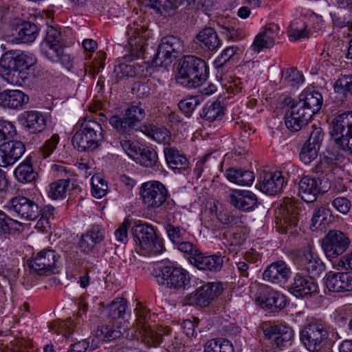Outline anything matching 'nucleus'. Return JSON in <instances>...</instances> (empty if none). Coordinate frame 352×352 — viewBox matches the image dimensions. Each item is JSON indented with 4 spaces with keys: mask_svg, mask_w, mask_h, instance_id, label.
I'll list each match as a JSON object with an SVG mask.
<instances>
[{
    "mask_svg": "<svg viewBox=\"0 0 352 352\" xmlns=\"http://www.w3.org/2000/svg\"><path fill=\"white\" fill-rule=\"evenodd\" d=\"M8 211L13 216L27 221H34L41 216L36 228L45 230L50 227L49 219L54 208L46 206L43 209L33 200L21 195L12 197L6 206Z\"/></svg>",
    "mask_w": 352,
    "mask_h": 352,
    "instance_id": "obj_1",
    "label": "nucleus"
},
{
    "mask_svg": "<svg viewBox=\"0 0 352 352\" xmlns=\"http://www.w3.org/2000/svg\"><path fill=\"white\" fill-rule=\"evenodd\" d=\"M208 69L204 60L195 56H185L179 63L177 83L188 88H197L207 79Z\"/></svg>",
    "mask_w": 352,
    "mask_h": 352,
    "instance_id": "obj_2",
    "label": "nucleus"
},
{
    "mask_svg": "<svg viewBox=\"0 0 352 352\" xmlns=\"http://www.w3.org/2000/svg\"><path fill=\"white\" fill-rule=\"evenodd\" d=\"M132 234L140 254L150 256L161 254L166 250L163 239L158 237L154 228L147 223L134 226Z\"/></svg>",
    "mask_w": 352,
    "mask_h": 352,
    "instance_id": "obj_3",
    "label": "nucleus"
},
{
    "mask_svg": "<svg viewBox=\"0 0 352 352\" xmlns=\"http://www.w3.org/2000/svg\"><path fill=\"white\" fill-rule=\"evenodd\" d=\"M103 140L102 129L96 120L84 118L72 138V144L79 151H93Z\"/></svg>",
    "mask_w": 352,
    "mask_h": 352,
    "instance_id": "obj_4",
    "label": "nucleus"
},
{
    "mask_svg": "<svg viewBox=\"0 0 352 352\" xmlns=\"http://www.w3.org/2000/svg\"><path fill=\"white\" fill-rule=\"evenodd\" d=\"M136 313L137 331L135 335L138 340H141L148 346H157L160 345L164 339V335H168L170 329L168 327L161 328L157 331L151 329L146 323L148 321V310L142 305L138 304L135 309Z\"/></svg>",
    "mask_w": 352,
    "mask_h": 352,
    "instance_id": "obj_5",
    "label": "nucleus"
},
{
    "mask_svg": "<svg viewBox=\"0 0 352 352\" xmlns=\"http://www.w3.org/2000/svg\"><path fill=\"white\" fill-rule=\"evenodd\" d=\"M146 117L145 109L140 104H132L121 116H112L109 124L119 134L133 135Z\"/></svg>",
    "mask_w": 352,
    "mask_h": 352,
    "instance_id": "obj_6",
    "label": "nucleus"
},
{
    "mask_svg": "<svg viewBox=\"0 0 352 352\" xmlns=\"http://www.w3.org/2000/svg\"><path fill=\"white\" fill-rule=\"evenodd\" d=\"M59 32L55 30L48 32L40 45L42 54L52 63H60L65 67H72L73 58L65 54L59 39Z\"/></svg>",
    "mask_w": 352,
    "mask_h": 352,
    "instance_id": "obj_7",
    "label": "nucleus"
},
{
    "mask_svg": "<svg viewBox=\"0 0 352 352\" xmlns=\"http://www.w3.org/2000/svg\"><path fill=\"white\" fill-rule=\"evenodd\" d=\"M331 136L344 151L352 153V111L337 116L332 121Z\"/></svg>",
    "mask_w": 352,
    "mask_h": 352,
    "instance_id": "obj_8",
    "label": "nucleus"
},
{
    "mask_svg": "<svg viewBox=\"0 0 352 352\" xmlns=\"http://www.w3.org/2000/svg\"><path fill=\"white\" fill-rule=\"evenodd\" d=\"M294 261L299 268L313 276H318L325 270L324 263L309 242H307L294 252Z\"/></svg>",
    "mask_w": 352,
    "mask_h": 352,
    "instance_id": "obj_9",
    "label": "nucleus"
},
{
    "mask_svg": "<svg viewBox=\"0 0 352 352\" xmlns=\"http://www.w3.org/2000/svg\"><path fill=\"white\" fill-rule=\"evenodd\" d=\"M183 50V41L179 38L173 35L164 36L161 40L153 63L156 66L167 67Z\"/></svg>",
    "mask_w": 352,
    "mask_h": 352,
    "instance_id": "obj_10",
    "label": "nucleus"
},
{
    "mask_svg": "<svg viewBox=\"0 0 352 352\" xmlns=\"http://www.w3.org/2000/svg\"><path fill=\"white\" fill-rule=\"evenodd\" d=\"M140 196L142 203L148 210H155L166 202L168 191L162 183L150 181L142 184Z\"/></svg>",
    "mask_w": 352,
    "mask_h": 352,
    "instance_id": "obj_11",
    "label": "nucleus"
},
{
    "mask_svg": "<svg viewBox=\"0 0 352 352\" xmlns=\"http://www.w3.org/2000/svg\"><path fill=\"white\" fill-rule=\"evenodd\" d=\"M159 285H164L170 289H185L190 283L188 272L179 267L164 266L155 276Z\"/></svg>",
    "mask_w": 352,
    "mask_h": 352,
    "instance_id": "obj_12",
    "label": "nucleus"
},
{
    "mask_svg": "<svg viewBox=\"0 0 352 352\" xmlns=\"http://www.w3.org/2000/svg\"><path fill=\"white\" fill-rule=\"evenodd\" d=\"M328 336L326 325L321 320L309 324L300 333V340L311 351H319Z\"/></svg>",
    "mask_w": 352,
    "mask_h": 352,
    "instance_id": "obj_13",
    "label": "nucleus"
},
{
    "mask_svg": "<svg viewBox=\"0 0 352 352\" xmlns=\"http://www.w3.org/2000/svg\"><path fill=\"white\" fill-rule=\"evenodd\" d=\"M128 49L131 60L143 56L150 31L144 25L133 23L127 27Z\"/></svg>",
    "mask_w": 352,
    "mask_h": 352,
    "instance_id": "obj_14",
    "label": "nucleus"
},
{
    "mask_svg": "<svg viewBox=\"0 0 352 352\" xmlns=\"http://www.w3.org/2000/svg\"><path fill=\"white\" fill-rule=\"evenodd\" d=\"M349 236L340 230H330L322 240V249L325 256L331 259L342 254L349 247Z\"/></svg>",
    "mask_w": 352,
    "mask_h": 352,
    "instance_id": "obj_15",
    "label": "nucleus"
},
{
    "mask_svg": "<svg viewBox=\"0 0 352 352\" xmlns=\"http://www.w3.org/2000/svg\"><path fill=\"white\" fill-rule=\"evenodd\" d=\"M223 290V285L221 283H208L186 296L184 304L200 307H208Z\"/></svg>",
    "mask_w": 352,
    "mask_h": 352,
    "instance_id": "obj_16",
    "label": "nucleus"
},
{
    "mask_svg": "<svg viewBox=\"0 0 352 352\" xmlns=\"http://www.w3.org/2000/svg\"><path fill=\"white\" fill-rule=\"evenodd\" d=\"M58 258L54 250L43 249L31 257L28 266L32 273L48 276L54 273Z\"/></svg>",
    "mask_w": 352,
    "mask_h": 352,
    "instance_id": "obj_17",
    "label": "nucleus"
},
{
    "mask_svg": "<svg viewBox=\"0 0 352 352\" xmlns=\"http://www.w3.org/2000/svg\"><path fill=\"white\" fill-rule=\"evenodd\" d=\"M79 311L73 318H67L65 321L58 320L50 324L49 328L51 331L58 334L62 333L65 338H69L70 336L75 331L80 329L82 322V313H86L87 306L82 302L79 303Z\"/></svg>",
    "mask_w": 352,
    "mask_h": 352,
    "instance_id": "obj_18",
    "label": "nucleus"
},
{
    "mask_svg": "<svg viewBox=\"0 0 352 352\" xmlns=\"http://www.w3.org/2000/svg\"><path fill=\"white\" fill-rule=\"evenodd\" d=\"M256 301L263 307L278 310L286 305L285 296L267 285L259 287L256 295Z\"/></svg>",
    "mask_w": 352,
    "mask_h": 352,
    "instance_id": "obj_19",
    "label": "nucleus"
},
{
    "mask_svg": "<svg viewBox=\"0 0 352 352\" xmlns=\"http://www.w3.org/2000/svg\"><path fill=\"white\" fill-rule=\"evenodd\" d=\"M25 152V144L18 140H10L0 144V167L14 164Z\"/></svg>",
    "mask_w": 352,
    "mask_h": 352,
    "instance_id": "obj_20",
    "label": "nucleus"
},
{
    "mask_svg": "<svg viewBox=\"0 0 352 352\" xmlns=\"http://www.w3.org/2000/svg\"><path fill=\"white\" fill-rule=\"evenodd\" d=\"M261 329L265 337L269 340H273L278 348L285 346L293 337L292 329L285 324L265 322L262 324Z\"/></svg>",
    "mask_w": 352,
    "mask_h": 352,
    "instance_id": "obj_21",
    "label": "nucleus"
},
{
    "mask_svg": "<svg viewBox=\"0 0 352 352\" xmlns=\"http://www.w3.org/2000/svg\"><path fill=\"white\" fill-rule=\"evenodd\" d=\"M280 28L277 24L270 23L266 25L262 32L254 38L251 49L256 53H259L264 49L272 47L275 41L278 38Z\"/></svg>",
    "mask_w": 352,
    "mask_h": 352,
    "instance_id": "obj_22",
    "label": "nucleus"
},
{
    "mask_svg": "<svg viewBox=\"0 0 352 352\" xmlns=\"http://www.w3.org/2000/svg\"><path fill=\"white\" fill-rule=\"evenodd\" d=\"M291 270L283 261H277L269 265L263 272V278L271 283L284 284L291 276Z\"/></svg>",
    "mask_w": 352,
    "mask_h": 352,
    "instance_id": "obj_23",
    "label": "nucleus"
},
{
    "mask_svg": "<svg viewBox=\"0 0 352 352\" xmlns=\"http://www.w3.org/2000/svg\"><path fill=\"white\" fill-rule=\"evenodd\" d=\"M285 184L286 182L281 172H267L261 177L259 189L266 195L274 196L283 190Z\"/></svg>",
    "mask_w": 352,
    "mask_h": 352,
    "instance_id": "obj_24",
    "label": "nucleus"
},
{
    "mask_svg": "<svg viewBox=\"0 0 352 352\" xmlns=\"http://www.w3.org/2000/svg\"><path fill=\"white\" fill-rule=\"evenodd\" d=\"M327 288L333 292L352 290V272H329L324 277Z\"/></svg>",
    "mask_w": 352,
    "mask_h": 352,
    "instance_id": "obj_25",
    "label": "nucleus"
},
{
    "mask_svg": "<svg viewBox=\"0 0 352 352\" xmlns=\"http://www.w3.org/2000/svg\"><path fill=\"white\" fill-rule=\"evenodd\" d=\"M296 103L285 112L284 120L286 127L292 132L299 131L307 125L311 117Z\"/></svg>",
    "mask_w": 352,
    "mask_h": 352,
    "instance_id": "obj_26",
    "label": "nucleus"
},
{
    "mask_svg": "<svg viewBox=\"0 0 352 352\" xmlns=\"http://www.w3.org/2000/svg\"><path fill=\"white\" fill-rule=\"evenodd\" d=\"M320 179L305 176L298 182V195L301 199L307 203L314 202L318 194L323 190Z\"/></svg>",
    "mask_w": 352,
    "mask_h": 352,
    "instance_id": "obj_27",
    "label": "nucleus"
},
{
    "mask_svg": "<svg viewBox=\"0 0 352 352\" xmlns=\"http://www.w3.org/2000/svg\"><path fill=\"white\" fill-rule=\"evenodd\" d=\"M229 200L233 206L243 211L253 210L258 201L256 195L246 190H233L229 195Z\"/></svg>",
    "mask_w": 352,
    "mask_h": 352,
    "instance_id": "obj_28",
    "label": "nucleus"
},
{
    "mask_svg": "<svg viewBox=\"0 0 352 352\" xmlns=\"http://www.w3.org/2000/svg\"><path fill=\"white\" fill-rule=\"evenodd\" d=\"M322 102L323 98L320 92L305 91L300 94L296 104L312 117L321 109Z\"/></svg>",
    "mask_w": 352,
    "mask_h": 352,
    "instance_id": "obj_29",
    "label": "nucleus"
},
{
    "mask_svg": "<svg viewBox=\"0 0 352 352\" xmlns=\"http://www.w3.org/2000/svg\"><path fill=\"white\" fill-rule=\"evenodd\" d=\"M18 120L25 129L32 133L42 131L46 125L45 117L37 111H24L19 116Z\"/></svg>",
    "mask_w": 352,
    "mask_h": 352,
    "instance_id": "obj_30",
    "label": "nucleus"
},
{
    "mask_svg": "<svg viewBox=\"0 0 352 352\" xmlns=\"http://www.w3.org/2000/svg\"><path fill=\"white\" fill-rule=\"evenodd\" d=\"M289 291L296 297H303L316 293L318 285L311 276L297 274Z\"/></svg>",
    "mask_w": 352,
    "mask_h": 352,
    "instance_id": "obj_31",
    "label": "nucleus"
},
{
    "mask_svg": "<svg viewBox=\"0 0 352 352\" xmlns=\"http://www.w3.org/2000/svg\"><path fill=\"white\" fill-rule=\"evenodd\" d=\"M223 264V258L217 254L206 255L201 251L192 261V265L198 270L204 272H217L221 270Z\"/></svg>",
    "mask_w": 352,
    "mask_h": 352,
    "instance_id": "obj_32",
    "label": "nucleus"
},
{
    "mask_svg": "<svg viewBox=\"0 0 352 352\" xmlns=\"http://www.w3.org/2000/svg\"><path fill=\"white\" fill-rule=\"evenodd\" d=\"M15 61V51L6 52L0 59V76L8 82L19 83L16 77L17 68Z\"/></svg>",
    "mask_w": 352,
    "mask_h": 352,
    "instance_id": "obj_33",
    "label": "nucleus"
},
{
    "mask_svg": "<svg viewBox=\"0 0 352 352\" xmlns=\"http://www.w3.org/2000/svg\"><path fill=\"white\" fill-rule=\"evenodd\" d=\"M29 101V96L20 90L6 89L0 92V105L9 109L23 107Z\"/></svg>",
    "mask_w": 352,
    "mask_h": 352,
    "instance_id": "obj_34",
    "label": "nucleus"
},
{
    "mask_svg": "<svg viewBox=\"0 0 352 352\" xmlns=\"http://www.w3.org/2000/svg\"><path fill=\"white\" fill-rule=\"evenodd\" d=\"M280 224L283 230L282 233H288L289 229L296 227L298 222L299 209L289 200L285 203L282 209Z\"/></svg>",
    "mask_w": 352,
    "mask_h": 352,
    "instance_id": "obj_35",
    "label": "nucleus"
},
{
    "mask_svg": "<svg viewBox=\"0 0 352 352\" xmlns=\"http://www.w3.org/2000/svg\"><path fill=\"white\" fill-rule=\"evenodd\" d=\"M197 39L202 47L209 51H215L221 45V41L212 28H206L201 30L197 35Z\"/></svg>",
    "mask_w": 352,
    "mask_h": 352,
    "instance_id": "obj_36",
    "label": "nucleus"
},
{
    "mask_svg": "<svg viewBox=\"0 0 352 352\" xmlns=\"http://www.w3.org/2000/svg\"><path fill=\"white\" fill-rule=\"evenodd\" d=\"M261 258L260 254L254 249L246 252L241 258L236 262V267L240 276L248 278L254 270V265Z\"/></svg>",
    "mask_w": 352,
    "mask_h": 352,
    "instance_id": "obj_37",
    "label": "nucleus"
},
{
    "mask_svg": "<svg viewBox=\"0 0 352 352\" xmlns=\"http://www.w3.org/2000/svg\"><path fill=\"white\" fill-rule=\"evenodd\" d=\"M164 152L166 161L172 169L184 170L188 167V160L175 148H166Z\"/></svg>",
    "mask_w": 352,
    "mask_h": 352,
    "instance_id": "obj_38",
    "label": "nucleus"
},
{
    "mask_svg": "<svg viewBox=\"0 0 352 352\" xmlns=\"http://www.w3.org/2000/svg\"><path fill=\"white\" fill-rule=\"evenodd\" d=\"M226 177L230 182L241 186H250L254 180L253 172L234 168L226 170Z\"/></svg>",
    "mask_w": 352,
    "mask_h": 352,
    "instance_id": "obj_39",
    "label": "nucleus"
},
{
    "mask_svg": "<svg viewBox=\"0 0 352 352\" xmlns=\"http://www.w3.org/2000/svg\"><path fill=\"white\" fill-rule=\"evenodd\" d=\"M224 115V107L219 100L208 101L200 112V117L208 122L221 120Z\"/></svg>",
    "mask_w": 352,
    "mask_h": 352,
    "instance_id": "obj_40",
    "label": "nucleus"
},
{
    "mask_svg": "<svg viewBox=\"0 0 352 352\" xmlns=\"http://www.w3.org/2000/svg\"><path fill=\"white\" fill-rule=\"evenodd\" d=\"M31 161L32 157L28 156L14 170V175L19 182L30 183L37 177V173L34 170Z\"/></svg>",
    "mask_w": 352,
    "mask_h": 352,
    "instance_id": "obj_41",
    "label": "nucleus"
},
{
    "mask_svg": "<svg viewBox=\"0 0 352 352\" xmlns=\"http://www.w3.org/2000/svg\"><path fill=\"white\" fill-rule=\"evenodd\" d=\"M38 27L30 22H25L18 27L16 40L18 43H32L38 36Z\"/></svg>",
    "mask_w": 352,
    "mask_h": 352,
    "instance_id": "obj_42",
    "label": "nucleus"
},
{
    "mask_svg": "<svg viewBox=\"0 0 352 352\" xmlns=\"http://www.w3.org/2000/svg\"><path fill=\"white\" fill-rule=\"evenodd\" d=\"M141 131L147 136L151 138L159 143L166 144L170 140L169 131L163 126H155L153 125H144Z\"/></svg>",
    "mask_w": 352,
    "mask_h": 352,
    "instance_id": "obj_43",
    "label": "nucleus"
},
{
    "mask_svg": "<svg viewBox=\"0 0 352 352\" xmlns=\"http://www.w3.org/2000/svg\"><path fill=\"white\" fill-rule=\"evenodd\" d=\"M144 7L153 9L156 13L163 16L170 14V12L175 9L173 2L170 0H140Z\"/></svg>",
    "mask_w": 352,
    "mask_h": 352,
    "instance_id": "obj_44",
    "label": "nucleus"
},
{
    "mask_svg": "<svg viewBox=\"0 0 352 352\" xmlns=\"http://www.w3.org/2000/svg\"><path fill=\"white\" fill-rule=\"evenodd\" d=\"M144 7L153 9L156 13L163 16L170 14V12L175 9L173 2L170 0H140Z\"/></svg>",
    "mask_w": 352,
    "mask_h": 352,
    "instance_id": "obj_45",
    "label": "nucleus"
},
{
    "mask_svg": "<svg viewBox=\"0 0 352 352\" xmlns=\"http://www.w3.org/2000/svg\"><path fill=\"white\" fill-rule=\"evenodd\" d=\"M204 352H234L232 343L226 338L209 340L204 345Z\"/></svg>",
    "mask_w": 352,
    "mask_h": 352,
    "instance_id": "obj_46",
    "label": "nucleus"
},
{
    "mask_svg": "<svg viewBox=\"0 0 352 352\" xmlns=\"http://www.w3.org/2000/svg\"><path fill=\"white\" fill-rule=\"evenodd\" d=\"M138 157H136L139 163L147 168H155L158 166V155L157 152L151 148H143L138 149Z\"/></svg>",
    "mask_w": 352,
    "mask_h": 352,
    "instance_id": "obj_47",
    "label": "nucleus"
},
{
    "mask_svg": "<svg viewBox=\"0 0 352 352\" xmlns=\"http://www.w3.org/2000/svg\"><path fill=\"white\" fill-rule=\"evenodd\" d=\"M330 211L324 207L316 208L311 219V228L313 230L322 229L329 223Z\"/></svg>",
    "mask_w": 352,
    "mask_h": 352,
    "instance_id": "obj_48",
    "label": "nucleus"
},
{
    "mask_svg": "<svg viewBox=\"0 0 352 352\" xmlns=\"http://www.w3.org/2000/svg\"><path fill=\"white\" fill-rule=\"evenodd\" d=\"M75 181H70L69 179H60L49 185L48 195L54 199L63 197L67 192L69 183L74 185Z\"/></svg>",
    "mask_w": 352,
    "mask_h": 352,
    "instance_id": "obj_49",
    "label": "nucleus"
},
{
    "mask_svg": "<svg viewBox=\"0 0 352 352\" xmlns=\"http://www.w3.org/2000/svg\"><path fill=\"white\" fill-rule=\"evenodd\" d=\"M96 337L104 342L111 341L121 336V332L112 324L101 325L95 332Z\"/></svg>",
    "mask_w": 352,
    "mask_h": 352,
    "instance_id": "obj_50",
    "label": "nucleus"
},
{
    "mask_svg": "<svg viewBox=\"0 0 352 352\" xmlns=\"http://www.w3.org/2000/svg\"><path fill=\"white\" fill-rule=\"evenodd\" d=\"M127 307L126 300L124 298H116L107 307L108 316L112 319L124 318Z\"/></svg>",
    "mask_w": 352,
    "mask_h": 352,
    "instance_id": "obj_51",
    "label": "nucleus"
},
{
    "mask_svg": "<svg viewBox=\"0 0 352 352\" xmlns=\"http://www.w3.org/2000/svg\"><path fill=\"white\" fill-rule=\"evenodd\" d=\"M303 80V75L295 68H288L282 73L281 82L285 86H298Z\"/></svg>",
    "mask_w": 352,
    "mask_h": 352,
    "instance_id": "obj_52",
    "label": "nucleus"
},
{
    "mask_svg": "<svg viewBox=\"0 0 352 352\" xmlns=\"http://www.w3.org/2000/svg\"><path fill=\"white\" fill-rule=\"evenodd\" d=\"M307 25L305 22L300 21H294L290 24L287 34L292 41H297L298 39L308 36L309 32L307 30Z\"/></svg>",
    "mask_w": 352,
    "mask_h": 352,
    "instance_id": "obj_53",
    "label": "nucleus"
},
{
    "mask_svg": "<svg viewBox=\"0 0 352 352\" xmlns=\"http://www.w3.org/2000/svg\"><path fill=\"white\" fill-rule=\"evenodd\" d=\"M165 229L168 239L173 245L178 243L182 240L187 239L188 233L182 227L168 223L165 226Z\"/></svg>",
    "mask_w": 352,
    "mask_h": 352,
    "instance_id": "obj_54",
    "label": "nucleus"
},
{
    "mask_svg": "<svg viewBox=\"0 0 352 352\" xmlns=\"http://www.w3.org/2000/svg\"><path fill=\"white\" fill-rule=\"evenodd\" d=\"M133 135L119 134L120 144L127 155L133 158L138 155V149L135 144L132 141Z\"/></svg>",
    "mask_w": 352,
    "mask_h": 352,
    "instance_id": "obj_55",
    "label": "nucleus"
},
{
    "mask_svg": "<svg viewBox=\"0 0 352 352\" xmlns=\"http://www.w3.org/2000/svg\"><path fill=\"white\" fill-rule=\"evenodd\" d=\"M319 149V147L305 142L299 153L300 160L305 164H310L317 157Z\"/></svg>",
    "mask_w": 352,
    "mask_h": 352,
    "instance_id": "obj_56",
    "label": "nucleus"
},
{
    "mask_svg": "<svg viewBox=\"0 0 352 352\" xmlns=\"http://www.w3.org/2000/svg\"><path fill=\"white\" fill-rule=\"evenodd\" d=\"M174 246L181 252L188 255V260L192 264V261L197 257L200 250L195 246L192 243L186 240H182L174 245Z\"/></svg>",
    "mask_w": 352,
    "mask_h": 352,
    "instance_id": "obj_57",
    "label": "nucleus"
},
{
    "mask_svg": "<svg viewBox=\"0 0 352 352\" xmlns=\"http://www.w3.org/2000/svg\"><path fill=\"white\" fill-rule=\"evenodd\" d=\"M91 192L94 197L100 199L103 197L107 190V184L104 179L99 175L93 176L91 178Z\"/></svg>",
    "mask_w": 352,
    "mask_h": 352,
    "instance_id": "obj_58",
    "label": "nucleus"
},
{
    "mask_svg": "<svg viewBox=\"0 0 352 352\" xmlns=\"http://www.w3.org/2000/svg\"><path fill=\"white\" fill-rule=\"evenodd\" d=\"M59 142V136L56 134L53 135L50 139L47 140L43 145L40 147L38 154L43 159L50 156L56 149Z\"/></svg>",
    "mask_w": 352,
    "mask_h": 352,
    "instance_id": "obj_59",
    "label": "nucleus"
},
{
    "mask_svg": "<svg viewBox=\"0 0 352 352\" xmlns=\"http://www.w3.org/2000/svg\"><path fill=\"white\" fill-rule=\"evenodd\" d=\"M15 61L17 68L16 78L21 74V70L29 68L34 63L31 55L17 51H15Z\"/></svg>",
    "mask_w": 352,
    "mask_h": 352,
    "instance_id": "obj_60",
    "label": "nucleus"
},
{
    "mask_svg": "<svg viewBox=\"0 0 352 352\" xmlns=\"http://www.w3.org/2000/svg\"><path fill=\"white\" fill-rule=\"evenodd\" d=\"M136 74L134 67L131 65L120 63L116 65L113 70V75L118 80L124 78L133 77Z\"/></svg>",
    "mask_w": 352,
    "mask_h": 352,
    "instance_id": "obj_61",
    "label": "nucleus"
},
{
    "mask_svg": "<svg viewBox=\"0 0 352 352\" xmlns=\"http://www.w3.org/2000/svg\"><path fill=\"white\" fill-rule=\"evenodd\" d=\"M334 90L344 95L352 94V75H345L338 79L334 84Z\"/></svg>",
    "mask_w": 352,
    "mask_h": 352,
    "instance_id": "obj_62",
    "label": "nucleus"
},
{
    "mask_svg": "<svg viewBox=\"0 0 352 352\" xmlns=\"http://www.w3.org/2000/svg\"><path fill=\"white\" fill-rule=\"evenodd\" d=\"M239 50V47L236 46H230L224 49L214 60V64L215 67L217 68L223 67L237 53Z\"/></svg>",
    "mask_w": 352,
    "mask_h": 352,
    "instance_id": "obj_63",
    "label": "nucleus"
},
{
    "mask_svg": "<svg viewBox=\"0 0 352 352\" xmlns=\"http://www.w3.org/2000/svg\"><path fill=\"white\" fill-rule=\"evenodd\" d=\"M333 265L337 270H352V251L336 260Z\"/></svg>",
    "mask_w": 352,
    "mask_h": 352,
    "instance_id": "obj_64",
    "label": "nucleus"
}]
</instances>
